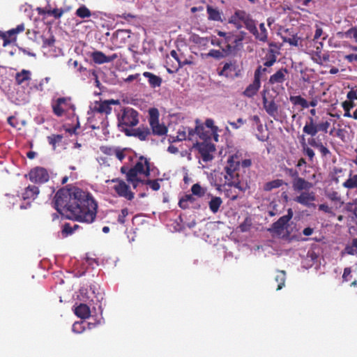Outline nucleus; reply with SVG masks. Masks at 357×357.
Instances as JSON below:
<instances>
[{
  "instance_id": "1",
  "label": "nucleus",
  "mask_w": 357,
  "mask_h": 357,
  "mask_svg": "<svg viewBox=\"0 0 357 357\" xmlns=\"http://www.w3.org/2000/svg\"><path fill=\"white\" fill-rule=\"evenodd\" d=\"M54 202L56 211L68 219L92 223L96 218L98 203L89 192L78 187L60 189Z\"/></svg>"
},
{
  "instance_id": "2",
  "label": "nucleus",
  "mask_w": 357,
  "mask_h": 357,
  "mask_svg": "<svg viewBox=\"0 0 357 357\" xmlns=\"http://www.w3.org/2000/svg\"><path fill=\"white\" fill-rule=\"evenodd\" d=\"M112 105L121 106L119 100H96L90 107L87 123L92 130L105 129L108 126L107 116L112 112Z\"/></svg>"
},
{
  "instance_id": "3",
  "label": "nucleus",
  "mask_w": 357,
  "mask_h": 357,
  "mask_svg": "<svg viewBox=\"0 0 357 357\" xmlns=\"http://www.w3.org/2000/svg\"><path fill=\"white\" fill-rule=\"evenodd\" d=\"M330 122L328 121H322L318 123L315 121L314 119L312 116H309L307 118V121L305 123L303 128V132L311 136L312 137L308 139V144L314 147L317 149L321 154L322 157H326L327 155H330L331 154L329 149L325 146L323 143L319 140L318 139L314 138V137L319 132H323L324 133H327L328 130L330 127Z\"/></svg>"
},
{
  "instance_id": "4",
  "label": "nucleus",
  "mask_w": 357,
  "mask_h": 357,
  "mask_svg": "<svg viewBox=\"0 0 357 357\" xmlns=\"http://www.w3.org/2000/svg\"><path fill=\"white\" fill-rule=\"evenodd\" d=\"M118 127L123 132V129L134 127L139 123V113L131 107H123L117 114Z\"/></svg>"
},
{
  "instance_id": "5",
  "label": "nucleus",
  "mask_w": 357,
  "mask_h": 357,
  "mask_svg": "<svg viewBox=\"0 0 357 357\" xmlns=\"http://www.w3.org/2000/svg\"><path fill=\"white\" fill-rule=\"evenodd\" d=\"M245 33L243 31L235 34L233 32L226 39H223L222 51L226 55L235 54L243 47Z\"/></svg>"
},
{
  "instance_id": "6",
  "label": "nucleus",
  "mask_w": 357,
  "mask_h": 357,
  "mask_svg": "<svg viewBox=\"0 0 357 357\" xmlns=\"http://www.w3.org/2000/svg\"><path fill=\"white\" fill-rule=\"evenodd\" d=\"M151 165L149 159L141 155L135 165L130 168L128 172V181H133L139 174H142L146 177L150 176Z\"/></svg>"
},
{
  "instance_id": "7",
  "label": "nucleus",
  "mask_w": 357,
  "mask_h": 357,
  "mask_svg": "<svg viewBox=\"0 0 357 357\" xmlns=\"http://www.w3.org/2000/svg\"><path fill=\"white\" fill-rule=\"evenodd\" d=\"M223 66L217 69L218 75L229 79H234L241 75V69L236 60L222 63Z\"/></svg>"
},
{
  "instance_id": "8",
  "label": "nucleus",
  "mask_w": 357,
  "mask_h": 357,
  "mask_svg": "<svg viewBox=\"0 0 357 357\" xmlns=\"http://www.w3.org/2000/svg\"><path fill=\"white\" fill-rule=\"evenodd\" d=\"M53 113L58 117L62 116L69 110L74 111L75 105L71 102L70 97H61L57 98L55 102L52 104Z\"/></svg>"
},
{
  "instance_id": "9",
  "label": "nucleus",
  "mask_w": 357,
  "mask_h": 357,
  "mask_svg": "<svg viewBox=\"0 0 357 357\" xmlns=\"http://www.w3.org/2000/svg\"><path fill=\"white\" fill-rule=\"evenodd\" d=\"M192 148L197 150L200 155L202 160L205 162L211 161L215 151V146L211 143L204 141L203 142H196L193 144Z\"/></svg>"
},
{
  "instance_id": "10",
  "label": "nucleus",
  "mask_w": 357,
  "mask_h": 357,
  "mask_svg": "<svg viewBox=\"0 0 357 357\" xmlns=\"http://www.w3.org/2000/svg\"><path fill=\"white\" fill-rule=\"evenodd\" d=\"M108 182L116 183L113 189L119 197H123L130 201L134 199L135 194L130 190V186L123 180L119 178H115L107 181V183Z\"/></svg>"
},
{
  "instance_id": "11",
  "label": "nucleus",
  "mask_w": 357,
  "mask_h": 357,
  "mask_svg": "<svg viewBox=\"0 0 357 357\" xmlns=\"http://www.w3.org/2000/svg\"><path fill=\"white\" fill-rule=\"evenodd\" d=\"M150 117L149 122L152 130V133L155 135L162 136L167 132V128L164 124H160L158 119V111L157 109H151L149 110Z\"/></svg>"
},
{
  "instance_id": "12",
  "label": "nucleus",
  "mask_w": 357,
  "mask_h": 357,
  "mask_svg": "<svg viewBox=\"0 0 357 357\" xmlns=\"http://www.w3.org/2000/svg\"><path fill=\"white\" fill-rule=\"evenodd\" d=\"M26 178L35 183L43 184L47 182L50 179V175L47 170L41 167H36L31 169L28 174L25 175Z\"/></svg>"
},
{
  "instance_id": "13",
  "label": "nucleus",
  "mask_w": 357,
  "mask_h": 357,
  "mask_svg": "<svg viewBox=\"0 0 357 357\" xmlns=\"http://www.w3.org/2000/svg\"><path fill=\"white\" fill-rule=\"evenodd\" d=\"M25 29L23 23L18 24L15 28L11 29L8 31H0V38L3 40V46L6 47L11 43L16 41L17 35L22 33Z\"/></svg>"
},
{
  "instance_id": "14",
  "label": "nucleus",
  "mask_w": 357,
  "mask_h": 357,
  "mask_svg": "<svg viewBox=\"0 0 357 357\" xmlns=\"http://www.w3.org/2000/svg\"><path fill=\"white\" fill-rule=\"evenodd\" d=\"M280 33L284 42L295 47L298 45L301 38L297 36V32L294 28H280Z\"/></svg>"
},
{
  "instance_id": "15",
  "label": "nucleus",
  "mask_w": 357,
  "mask_h": 357,
  "mask_svg": "<svg viewBox=\"0 0 357 357\" xmlns=\"http://www.w3.org/2000/svg\"><path fill=\"white\" fill-rule=\"evenodd\" d=\"M130 31L126 29H118L112 36V42L113 45L117 47H122L127 43L130 37Z\"/></svg>"
},
{
  "instance_id": "16",
  "label": "nucleus",
  "mask_w": 357,
  "mask_h": 357,
  "mask_svg": "<svg viewBox=\"0 0 357 357\" xmlns=\"http://www.w3.org/2000/svg\"><path fill=\"white\" fill-rule=\"evenodd\" d=\"M292 217V210L291 208H289L287 214L280 217L276 222L273 223L271 228L269 229V231L278 234H280Z\"/></svg>"
},
{
  "instance_id": "17",
  "label": "nucleus",
  "mask_w": 357,
  "mask_h": 357,
  "mask_svg": "<svg viewBox=\"0 0 357 357\" xmlns=\"http://www.w3.org/2000/svg\"><path fill=\"white\" fill-rule=\"evenodd\" d=\"M123 132L128 137H135L141 141H145L151 135L150 129L148 127L140 126L137 128H125Z\"/></svg>"
},
{
  "instance_id": "18",
  "label": "nucleus",
  "mask_w": 357,
  "mask_h": 357,
  "mask_svg": "<svg viewBox=\"0 0 357 357\" xmlns=\"http://www.w3.org/2000/svg\"><path fill=\"white\" fill-rule=\"evenodd\" d=\"M288 75V70L281 68L270 77L268 84L272 86L282 84L287 80Z\"/></svg>"
},
{
  "instance_id": "19",
  "label": "nucleus",
  "mask_w": 357,
  "mask_h": 357,
  "mask_svg": "<svg viewBox=\"0 0 357 357\" xmlns=\"http://www.w3.org/2000/svg\"><path fill=\"white\" fill-rule=\"evenodd\" d=\"M263 106L266 113L274 119L278 115V105L276 104L274 100H268L265 95V92L262 95Z\"/></svg>"
},
{
  "instance_id": "20",
  "label": "nucleus",
  "mask_w": 357,
  "mask_h": 357,
  "mask_svg": "<svg viewBox=\"0 0 357 357\" xmlns=\"http://www.w3.org/2000/svg\"><path fill=\"white\" fill-rule=\"evenodd\" d=\"M90 56L95 63L102 64L113 61L117 58V54H113L110 56H106L103 52L100 51H95L91 52Z\"/></svg>"
},
{
  "instance_id": "21",
  "label": "nucleus",
  "mask_w": 357,
  "mask_h": 357,
  "mask_svg": "<svg viewBox=\"0 0 357 357\" xmlns=\"http://www.w3.org/2000/svg\"><path fill=\"white\" fill-rule=\"evenodd\" d=\"M39 188L35 185H29L22 192V198L24 201H27L28 204L36 199L39 194Z\"/></svg>"
},
{
  "instance_id": "22",
  "label": "nucleus",
  "mask_w": 357,
  "mask_h": 357,
  "mask_svg": "<svg viewBox=\"0 0 357 357\" xmlns=\"http://www.w3.org/2000/svg\"><path fill=\"white\" fill-rule=\"evenodd\" d=\"M313 187V184L303 178L298 177L292 181V188L295 191H307Z\"/></svg>"
},
{
  "instance_id": "23",
  "label": "nucleus",
  "mask_w": 357,
  "mask_h": 357,
  "mask_svg": "<svg viewBox=\"0 0 357 357\" xmlns=\"http://www.w3.org/2000/svg\"><path fill=\"white\" fill-rule=\"evenodd\" d=\"M315 200V195L313 192H309L308 190L302 192L298 196H297L294 201L303 206H309L311 202Z\"/></svg>"
},
{
  "instance_id": "24",
  "label": "nucleus",
  "mask_w": 357,
  "mask_h": 357,
  "mask_svg": "<svg viewBox=\"0 0 357 357\" xmlns=\"http://www.w3.org/2000/svg\"><path fill=\"white\" fill-rule=\"evenodd\" d=\"M252 35L255 36V38L259 42L264 43L268 42V33L264 23H261L259 26V29L257 28L256 31H255V33Z\"/></svg>"
},
{
  "instance_id": "25",
  "label": "nucleus",
  "mask_w": 357,
  "mask_h": 357,
  "mask_svg": "<svg viewBox=\"0 0 357 357\" xmlns=\"http://www.w3.org/2000/svg\"><path fill=\"white\" fill-rule=\"evenodd\" d=\"M206 12L208 20L222 22V13L217 8L208 5L206 6Z\"/></svg>"
},
{
  "instance_id": "26",
  "label": "nucleus",
  "mask_w": 357,
  "mask_h": 357,
  "mask_svg": "<svg viewBox=\"0 0 357 357\" xmlns=\"http://www.w3.org/2000/svg\"><path fill=\"white\" fill-rule=\"evenodd\" d=\"M196 201L194 195L192 194H186L180 198L178 201V206L182 209H187L190 208V204H193Z\"/></svg>"
},
{
  "instance_id": "27",
  "label": "nucleus",
  "mask_w": 357,
  "mask_h": 357,
  "mask_svg": "<svg viewBox=\"0 0 357 357\" xmlns=\"http://www.w3.org/2000/svg\"><path fill=\"white\" fill-rule=\"evenodd\" d=\"M75 314L81 319H86L90 317V308L87 305L80 303L75 307Z\"/></svg>"
},
{
  "instance_id": "28",
  "label": "nucleus",
  "mask_w": 357,
  "mask_h": 357,
  "mask_svg": "<svg viewBox=\"0 0 357 357\" xmlns=\"http://www.w3.org/2000/svg\"><path fill=\"white\" fill-rule=\"evenodd\" d=\"M143 75L148 79L149 84L152 88L158 87L162 84V78L150 72H144Z\"/></svg>"
},
{
  "instance_id": "29",
  "label": "nucleus",
  "mask_w": 357,
  "mask_h": 357,
  "mask_svg": "<svg viewBox=\"0 0 357 357\" xmlns=\"http://www.w3.org/2000/svg\"><path fill=\"white\" fill-rule=\"evenodd\" d=\"M31 73L28 70L23 69L15 75V82L18 85L22 84L31 79Z\"/></svg>"
},
{
  "instance_id": "30",
  "label": "nucleus",
  "mask_w": 357,
  "mask_h": 357,
  "mask_svg": "<svg viewBox=\"0 0 357 357\" xmlns=\"http://www.w3.org/2000/svg\"><path fill=\"white\" fill-rule=\"evenodd\" d=\"M260 86L261 84H259L253 81L246 87V89L243 91V95L246 97L252 98L257 94L259 89H260Z\"/></svg>"
},
{
  "instance_id": "31",
  "label": "nucleus",
  "mask_w": 357,
  "mask_h": 357,
  "mask_svg": "<svg viewBox=\"0 0 357 357\" xmlns=\"http://www.w3.org/2000/svg\"><path fill=\"white\" fill-rule=\"evenodd\" d=\"M196 122V130L197 135L202 139H204L206 141V139L210 137V134L208 131L205 130V128L203 124L199 123V119L195 121Z\"/></svg>"
},
{
  "instance_id": "32",
  "label": "nucleus",
  "mask_w": 357,
  "mask_h": 357,
  "mask_svg": "<svg viewBox=\"0 0 357 357\" xmlns=\"http://www.w3.org/2000/svg\"><path fill=\"white\" fill-rule=\"evenodd\" d=\"M222 204V200L219 197H213L208 202V206L211 211L216 213Z\"/></svg>"
},
{
  "instance_id": "33",
  "label": "nucleus",
  "mask_w": 357,
  "mask_h": 357,
  "mask_svg": "<svg viewBox=\"0 0 357 357\" xmlns=\"http://www.w3.org/2000/svg\"><path fill=\"white\" fill-rule=\"evenodd\" d=\"M277 52L273 49H269L268 54L265 57V62L264 63V66L266 67H271L276 62V55Z\"/></svg>"
},
{
  "instance_id": "34",
  "label": "nucleus",
  "mask_w": 357,
  "mask_h": 357,
  "mask_svg": "<svg viewBox=\"0 0 357 357\" xmlns=\"http://www.w3.org/2000/svg\"><path fill=\"white\" fill-rule=\"evenodd\" d=\"M289 100L293 105H300L303 109L308 107V102L301 96H291Z\"/></svg>"
},
{
  "instance_id": "35",
  "label": "nucleus",
  "mask_w": 357,
  "mask_h": 357,
  "mask_svg": "<svg viewBox=\"0 0 357 357\" xmlns=\"http://www.w3.org/2000/svg\"><path fill=\"white\" fill-rule=\"evenodd\" d=\"M75 15L82 19H84L95 15V13H92L85 5H82L76 10Z\"/></svg>"
},
{
  "instance_id": "36",
  "label": "nucleus",
  "mask_w": 357,
  "mask_h": 357,
  "mask_svg": "<svg viewBox=\"0 0 357 357\" xmlns=\"http://www.w3.org/2000/svg\"><path fill=\"white\" fill-rule=\"evenodd\" d=\"M284 183L282 179H275L271 181L267 182L264 185V190L265 191H271L273 189L281 187Z\"/></svg>"
},
{
  "instance_id": "37",
  "label": "nucleus",
  "mask_w": 357,
  "mask_h": 357,
  "mask_svg": "<svg viewBox=\"0 0 357 357\" xmlns=\"http://www.w3.org/2000/svg\"><path fill=\"white\" fill-rule=\"evenodd\" d=\"M275 281L278 283L276 290H280L285 285L286 272L284 271H279L278 275L275 278Z\"/></svg>"
},
{
  "instance_id": "38",
  "label": "nucleus",
  "mask_w": 357,
  "mask_h": 357,
  "mask_svg": "<svg viewBox=\"0 0 357 357\" xmlns=\"http://www.w3.org/2000/svg\"><path fill=\"white\" fill-rule=\"evenodd\" d=\"M241 160L238 155L234 154L229 157L227 160V166L233 169H237L240 166Z\"/></svg>"
},
{
  "instance_id": "39",
  "label": "nucleus",
  "mask_w": 357,
  "mask_h": 357,
  "mask_svg": "<svg viewBox=\"0 0 357 357\" xmlns=\"http://www.w3.org/2000/svg\"><path fill=\"white\" fill-rule=\"evenodd\" d=\"M326 197L331 201L335 204H339L340 206H341L344 202L342 201L341 197L337 191H331L326 193Z\"/></svg>"
},
{
  "instance_id": "40",
  "label": "nucleus",
  "mask_w": 357,
  "mask_h": 357,
  "mask_svg": "<svg viewBox=\"0 0 357 357\" xmlns=\"http://www.w3.org/2000/svg\"><path fill=\"white\" fill-rule=\"evenodd\" d=\"M70 10V7L66 8H50V16H53L55 19H59L65 13Z\"/></svg>"
},
{
  "instance_id": "41",
  "label": "nucleus",
  "mask_w": 357,
  "mask_h": 357,
  "mask_svg": "<svg viewBox=\"0 0 357 357\" xmlns=\"http://www.w3.org/2000/svg\"><path fill=\"white\" fill-rule=\"evenodd\" d=\"M192 195L202 197L206 194V190L203 188L199 183H195L191 187Z\"/></svg>"
},
{
  "instance_id": "42",
  "label": "nucleus",
  "mask_w": 357,
  "mask_h": 357,
  "mask_svg": "<svg viewBox=\"0 0 357 357\" xmlns=\"http://www.w3.org/2000/svg\"><path fill=\"white\" fill-rule=\"evenodd\" d=\"M343 186L348 189L357 188V174L350 176L345 182L343 183Z\"/></svg>"
},
{
  "instance_id": "43",
  "label": "nucleus",
  "mask_w": 357,
  "mask_h": 357,
  "mask_svg": "<svg viewBox=\"0 0 357 357\" xmlns=\"http://www.w3.org/2000/svg\"><path fill=\"white\" fill-rule=\"evenodd\" d=\"M243 24L245 27L250 31V33H255V31H256L257 29V26L255 21L253 19L250 17L243 22Z\"/></svg>"
},
{
  "instance_id": "44",
  "label": "nucleus",
  "mask_w": 357,
  "mask_h": 357,
  "mask_svg": "<svg viewBox=\"0 0 357 357\" xmlns=\"http://www.w3.org/2000/svg\"><path fill=\"white\" fill-rule=\"evenodd\" d=\"M344 36L347 38L354 39L356 43H357V27L352 26L346 31L344 33Z\"/></svg>"
},
{
  "instance_id": "45",
  "label": "nucleus",
  "mask_w": 357,
  "mask_h": 357,
  "mask_svg": "<svg viewBox=\"0 0 357 357\" xmlns=\"http://www.w3.org/2000/svg\"><path fill=\"white\" fill-rule=\"evenodd\" d=\"M208 56H211L217 59L223 58L225 56H227V55L225 54L222 50H211L207 54Z\"/></svg>"
},
{
  "instance_id": "46",
  "label": "nucleus",
  "mask_w": 357,
  "mask_h": 357,
  "mask_svg": "<svg viewBox=\"0 0 357 357\" xmlns=\"http://www.w3.org/2000/svg\"><path fill=\"white\" fill-rule=\"evenodd\" d=\"M302 146L305 155L309 158L310 161H312L315 155L314 151L311 148L308 147L305 142L302 144Z\"/></svg>"
},
{
  "instance_id": "47",
  "label": "nucleus",
  "mask_w": 357,
  "mask_h": 357,
  "mask_svg": "<svg viewBox=\"0 0 357 357\" xmlns=\"http://www.w3.org/2000/svg\"><path fill=\"white\" fill-rule=\"evenodd\" d=\"M234 15L242 22H244L248 18L250 17V15L247 14L245 11L241 10H236Z\"/></svg>"
},
{
  "instance_id": "48",
  "label": "nucleus",
  "mask_w": 357,
  "mask_h": 357,
  "mask_svg": "<svg viewBox=\"0 0 357 357\" xmlns=\"http://www.w3.org/2000/svg\"><path fill=\"white\" fill-rule=\"evenodd\" d=\"M62 139L63 136L61 135H52L47 137L50 144L52 145L54 147H55L56 143L60 142Z\"/></svg>"
},
{
  "instance_id": "49",
  "label": "nucleus",
  "mask_w": 357,
  "mask_h": 357,
  "mask_svg": "<svg viewBox=\"0 0 357 357\" xmlns=\"http://www.w3.org/2000/svg\"><path fill=\"white\" fill-rule=\"evenodd\" d=\"M251 220L250 218H246L244 221L240 224L239 229L242 232L248 231L251 227Z\"/></svg>"
},
{
  "instance_id": "50",
  "label": "nucleus",
  "mask_w": 357,
  "mask_h": 357,
  "mask_svg": "<svg viewBox=\"0 0 357 357\" xmlns=\"http://www.w3.org/2000/svg\"><path fill=\"white\" fill-rule=\"evenodd\" d=\"M186 139H188L187 127H182V128L179 129L177 132L176 140L183 141Z\"/></svg>"
},
{
  "instance_id": "51",
  "label": "nucleus",
  "mask_w": 357,
  "mask_h": 357,
  "mask_svg": "<svg viewBox=\"0 0 357 357\" xmlns=\"http://www.w3.org/2000/svg\"><path fill=\"white\" fill-rule=\"evenodd\" d=\"M144 184L148 185L150 188L155 191H158L160 188V185L158 183V180H144Z\"/></svg>"
},
{
  "instance_id": "52",
  "label": "nucleus",
  "mask_w": 357,
  "mask_h": 357,
  "mask_svg": "<svg viewBox=\"0 0 357 357\" xmlns=\"http://www.w3.org/2000/svg\"><path fill=\"white\" fill-rule=\"evenodd\" d=\"M116 148L108 146H102L100 147V151L102 153L107 155H114L115 153Z\"/></svg>"
},
{
  "instance_id": "53",
  "label": "nucleus",
  "mask_w": 357,
  "mask_h": 357,
  "mask_svg": "<svg viewBox=\"0 0 357 357\" xmlns=\"http://www.w3.org/2000/svg\"><path fill=\"white\" fill-rule=\"evenodd\" d=\"M284 171L286 174L291 177L293 179H296L299 176L298 171L295 169L285 167Z\"/></svg>"
},
{
  "instance_id": "54",
  "label": "nucleus",
  "mask_w": 357,
  "mask_h": 357,
  "mask_svg": "<svg viewBox=\"0 0 357 357\" xmlns=\"http://www.w3.org/2000/svg\"><path fill=\"white\" fill-rule=\"evenodd\" d=\"M128 215V208H123L121 211V214L118 217V222L120 224H124L126 222V217Z\"/></svg>"
},
{
  "instance_id": "55",
  "label": "nucleus",
  "mask_w": 357,
  "mask_h": 357,
  "mask_svg": "<svg viewBox=\"0 0 357 357\" xmlns=\"http://www.w3.org/2000/svg\"><path fill=\"white\" fill-rule=\"evenodd\" d=\"M211 43L213 45L219 47L221 49V50H222V48H224L223 39L220 40V39H218L216 37L213 36V37H211Z\"/></svg>"
},
{
  "instance_id": "56",
  "label": "nucleus",
  "mask_w": 357,
  "mask_h": 357,
  "mask_svg": "<svg viewBox=\"0 0 357 357\" xmlns=\"http://www.w3.org/2000/svg\"><path fill=\"white\" fill-rule=\"evenodd\" d=\"M229 23L233 24L235 27L238 29H241L242 27V25L241 24V21L238 20L234 15H232L229 19Z\"/></svg>"
},
{
  "instance_id": "57",
  "label": "nucleus",
  "mask_w": 357,
  "mask_h": 357,
  "mask_svg": "<svg viewBox=\"0 0 357 357\" xmlns=\"http://www.w3.org/2000/svg\"><path fill=\"white\" fill-rule=\"evenodd\" d=\"M205 126L211 128L213 132H216L218 130V127L214 126V121L212 119H207L205 121Z\"/></svg>"
},
{
  "instance_id": "58",
  "label": "nucleus",
  "mask_w": 357,
  "mask_h": 357,
  "mask_svg": "<svg viewBox=\"0 0 357 357\" xmlns=\"http://www.w3.org/2000/svg\"><path fill=\"white\" fill-rule=\"evenodd\" d=\"M245 123V121L243 120L242 118H238L237 119L236 122H231L229 121V124L234 128V129H238L241 125H243Z\"/></svg>"
},
{
  "instance_id": "59",
  "label": "nucleus",
  "mask_w": 357,
  "mask_h": 357,
  "mask_svg": "<svg viewBox=\"0 0 357 357\" xmlns=\"http://www.w3.org/2000/svg\"><path fill=\"white\" fill-rule=\"evenodd\" d=\"M73 228L70 223H65L63 226L62 232L66 235H70L73 233Z\"/></svg>"
},
{
  "instance_id": "60",
  "label": "nucleus",
  "mask_w": 357,
  "mask_h": 357,
  "mask_svg": "<svg viewBox=\"0 0 357 357\" xmlns=\"http://www.w3.org/2000/svg\"><path fill=\"white\" fill-rule=\"evenodd\" d=\"M125 150L126 149L116 148L114 155H115L120 161H122L126 158V154L124 153Z\"/></svg>"
},
{
  "instance_id": "61",
  "label": "nucleus",
  "mask_w": 357,
  "mask_h": 357,
  "mask_svg": "<svg viewBox=\"0 0 357 357\" xmlns=\"http://www.w3.org/2000/svg\"><path fill=\"white\" fill-rule=\"evenodd\" d=\"M354 103L351 100H346L342 103V107L344 111L351 110L354 107Z\"/></svg>"
},
{
  "instance_id": "62",
  "label": "nucleus",
  "mask_w": 357,
  "mask_h": 357,
  "mask_svg": "<svg viewBox=\"0 0 357 357\" xmlns=\"http://www.w3.org/2000/svg\"><path fill=\"white\" fill-rule=\"evenodd\" d=\"M187 135L188 140H192L195 135H197L196 127L195 128L187 127Z\"/></svg>"
},
{
  "instance_id": "63",
  "label": "nucleus",
  "mask_w": 357,
  "mask_h": 357,
  "mask_svg": "<svg viewBox=\"0 0 357 357\" xmlns=\"http://www.w3.org/2000/svg\"><path fill=\"white\" fill-rule=\"evenodd\" d=\"M344 251L348 255H355L357 254V250L354 248L351 244L347 245Z\"/></svg>"
},
{
  "instance_id": "64",
  "label": "nucleus",
  "mask_w": 357,
  "mask_h": 357,
  "mask_svg": "<svg viewBox=\"0 0 357 357\" xmlns=\"http://www.w3.org/2000/svg\"><path fill=\"white\" fill-rule=\"evenodd\" d=\"M7 122L10 126L13 128H17L18 125V121L17 119L13 116H9L7 119Z\"/></svg>"
}]
</instances>
